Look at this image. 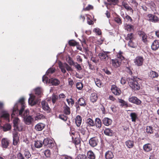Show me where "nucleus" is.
<instances>
[{
    "label": "nucleus",
    "mask_w": 159,
    "mask_h": 159,
    "mask_svg": "<svg viewBox=\"0 0 159 159\" xmlns=\"http://www.w3.org/2000/svg\"><path fill=\"white\" fill-rule=\"evenodd\" d=\"M21 107V108L19 112V115L21 116L23 119L27 117L29 114V111L28 110H26L24 111L25 107L24 98H22L19 100V102L14 105L11 115V117L13 118L14 116L16 114H17L18 112V107Z\"/></svg>",
    "instance_id": "obj_1"
},
{
    "label": "nucleus",
    "mask_w": 159,
    "mask_h": 159,
    "mask_svg": "<svg viewBox=\"0 0 159 159\" xmlns=\"http://www.w3.org/2000/svg\"><path fill=\"white\" fill-rule=\"evenodd\" d=\"M35 95L30 94V98L28 100L29 104L31 106L35 105L37 103L39 98L41 97L42 94V90L40 88H37L35 89Z\"/></svg>",
    "instance_id": "obj_2"
},
{
    "label": "nucleus",
    "mask_w": 159,
    "mask_h": 159,
    "mask_svg": "<svg viewBox=\"0 0 159 159\" xmlns=\"http://www.w3.org/2000/svg\"><path fill=\"white\" fill-rule=\"evenodd\" d=\"M127 80L129 86L134 90H138L140 89V87L138 81L140 79L136 77H131L128 78Z\"/></svg>",
    "instance_id": "obj_3"
},
{
    "label": "nucleus",
    "mask_w": 159,
    "mask_h": 159,
    "mask_svg": "<svg viewBox=\"0 0 159 159\" xmlns=\"http://www.w3.org/2000/svg\"><path fill=\"white\" fill-rule=\"evenodd\" d=\"M122 53L120 51L117 55V58L111 60L112 66L114 68H117L120 66L122 61L124 60V57L122 55Z\"/></svg>",
    "instance_id": "obj_4"
},
{
    "label": "nucleus",
    "mask_w": 159,
    "mask_h": 159,
    "mask_svg": "<svg viewBox=\"0 0 159 159\" xmlns=\"http://www.w3.org/2000/svg\"><path fill=\"white\" fill-rule=\"evenodd\" d=\"M59 66L61 70V71L64 74L66 73V69L68 71H72V69L67 64L64 63H62L60 62L59 63Z\"/></svg>",
    "instance_id": "obj_5"
},
{
    "label": "nucleus",
    "mask_w": 159,
    "mask_h": 159,
    "mask_svg": "<svg viewBox=\"0 0 159 159\" xmlns=\"http://www.w3.org/2000/svg\"><path fill=\"white\" fill-rule=\"evenodd\" d=\"M43 143L44 146L47 147L51 148L54 146L53 141L48 138L44 139Z\"/></svg>",
    "instance_id": "obj_6"
},
{
    "label": "nucleus",
    "mask_w": 159,
    "mask_h": 159,
    "mask_svg": "<svg viewBox=\"0 0 159 159\" xmlns=\"http://www.w3.org/2000/svg\"><path fill=\"white\" fill-rule=\"evenodd\" d=\"M128 100L130 102L137 105H140L141 103V101L135 96L130 97Z\"/></svg>",
    "instance_id": "obj_7"
},
{
    "label": "nucleus",
    "mask_w": 159,
    "mask_h": 159,
    "mask_svg": "<svg viewBox=\"0 0 159 159\" xmlns=\"http://www.w3.org/2000/svg\"><path fill=\"white\" fill-rule=\"evenodd\" d=\"M139 35L142 38V41L145 43L147 44L148 41L147 40L148 36L144 32L142 31H139L138 32Z\"/></svg>",
    "instance_id": "obj_8"
},
{
    "label": "nucleus",
    "mask_w": 159,
    "mask_h": 159,
    "mask_svg": "<svg viewBox=\"0 0 159 159\" xmlns=\"http://www.w3.org/2000/svg\"><path fill=\"white\" fill-rule=\"evenodd\" d=\"M144 61L143 57L140 56L136 57L134 60V63L138 66H140L143 65Z\"/></svg>",
    "instance_id": "obj_9"
},
{
    "label": "nucleus",
    "mask_w": 159,
    "mask_h": 159,
    "mask_svg": "<svg viewBox=\"0 0 159 159\" xmlns=\"http://www.w3.org/2000/svg\"><path fill=\"white\" fill-rule=\"evenodd\" d=\"M13 144L14 145H16L18 143L19 137L18 136V132L14 129L13 131Z\"/></svg>",
    "instance_id": "obj_10"
},
{
    "label": "nucleus",
    "mask_w": 159,
    "mask_h": 159,
    "mask_svg": "<svg viewBox=\"0 0 159 159\" xmlns=\"http://www.w3.org/2000/svg\"><path fill=\"white\" fill-rule=\"evenodd\" d=\"M109 53V52L102 51L99 54V56L102 60H106L108 59V54Z\"/></svg>",
    "instance_id": "obj_11"
},
{
    "label": "nucleus",
    "mask_w": 159,
    "mask_h": 159,
    "mask_svg": "<svg viewBox=\"0 0 159 159\" xmlns=\"http://www.w3.org/2000/svg\"><path fill=\"white\" fill-rule=\"evenodd\" d=\"M98 142V140L97 138L93 137L89 139V143L90 146L93 147L97 145Z\"/></svg>",
    "instance_id": "obj_12"
},
{
    "label": "nucleus",
    "mask_w": 159,
    "mask_h": 159,
    "mask_svg": "<svg viewBox=\"0 0 159 159\" xmlns=\"http://www.w3.org/2000/svg\"><path fill=\"white\" fill-rule=\"evenodd\" d=\"M41 104L43 109L47 111V112H50L51 111V109L49 107L47 102L44 101H42Z\"/></svg>",
    "instance_id": "obj_13"
},
{
    "label": "nucleus",
    "mask_w": 159,
    "mask_h": 159,
    "mask_svg": "<svg viewBox=\"0 0 159 159\" xmlns=\"http://www.w3.org/2000/svg\"><path fill=\"white\" fill-rule=\"evenodd\" d=\"M148 20L152 22L156 23L158 21V17L153 14H149L148 15Z\"/></svg>",
    "instance_id": "obj_14"
},
{
    "label": "nucleus",
    "mask_w": 159,
    "mask_h": 159,
    "mask_svg": "<svg viewBox=\"0 0 159 159\" xmlns=\"http://www.w3.org/2000/svg\"><path fill=\"white\" fill-rule=\"evenodd\" d=\"M111 89L113 93L116 95H119L121 93L120 89L115 85L112 86Z\"/></svg>",
    "instance_id": "obj_15"
},
{
    "label": "nucleus",
    "mask_w": 159,
    "mask_h": 159,
    "mask_svg": "<svg viewBox=\"0 0 159 159\" xmlns=\"http://www.w3.org/2000/svg\"><path fill=\"white\" fill-rule=\"evenodd\" d=\"M9 144V141L7 138H4L2 139L1 145L3 148H7Z\"/></svg>",
    "instance_id": "obj_16"
},
{
    "label": "nucleus",
    "mask_w": 159,
    "mask_h": 159,
    "mask_svg": "<svg viewBox=\"0 0 159 159\" xmlns=\"http://www.w3.org/2000/svg\"><path fill=\"white\" fill-rule=\"evenodd\" d=\"M10 115L7 111H3L0 114V117L3 118L9 121Z\"/></svg>",
    "instance_id": "obj_17"
},
{
    "label": "nucleus",
    "mask_w": 159,
    "mask_h": 159,
    "mask_svg": "<svg viewBox=\"0 0 159 159\" xmlns=\"http://www.w3.org/2000/svg\"><path fill=\"white\" fill-rule=\"evenodd\" d=\"M103 123L106 126H109L112 123V120L108 118L105 117L102 120Z\"/></svg>",
    "instance_id": "obj_18"
},
{
    "label": "nucleus",
    "mask_w": 159,
    "mask_h": 159,
    "mask_svg": "<svg viewBox=\"0 0 159 159\" xmlns=\"http://www.w3.org/2000/svg\"><path fill=\"white\" fill-rule=\"evenodd\" d=\"M122 5L127 11H130L132 12V14H133V10L129 6L126 2L124 1L122 2Z\"/></svg>",
    "instance_id": "obj_19"
},
{
    "label": "nucleus",
    "mask_w": 159,
    "mask_h": 159,
    "mask_svg": "<svg viewBox=\"0 0 159 159\" xmlns=\"http://www.w3.org/2000/svg\"><path fill=\"white\" fill-rule=\"evenodd\" d=\"M45 125L42 123H39L35 126V128L37 131H42L45 127Z\"/></svg>",
    "instance_id": "obj_20"
},
{
    "label": "nucleus",
    "mask_w": 159,
    "mask_h": 159,
    "mask_svg": "<svg viewBox=\"0 0 159 159\" xmlns=\"http://www.w3.org/2000/svg\"><path fill=\"white\" fill-rule=\"evenodd\" d=\"M33 120V118H32V116H29L23 119L25 123L26 124L28 125H30L31 123Z\"/></svg>",
    "instance_id": "obj_21"
},
{
    "label": "nucleus",
    "mask_w": 159,
    "mask_h": 159,
    "mask_svg": "<svg viewBox=\"0 0 159 159\" xmlns=\"http://www.w3.org/2000/svg\"><path fill=\"white\" fill-rule=\"evenodd\" d=\"M49 82L52 84V85L57 86L60 84V81L56 79L51 78L49 80Z\"/></svg>",
    "instance_id": "obj_22"
},
{
    "label": "nucleus",
    "mask_w": 159,
    "mask_h": 159,
    "mask_svg": "<svg viewBox=\"0 0 159 159\" xmlns=\"http://www.w3.org/2000/svg\"><path fill=\"white\" fill-rule=\"evenodd\" d=\"M143 150L146 152H149L152 150V147L150 143L144 144L143 146Z\"/></svg>",
    "instance_id": "obj_23"
},
{
    "label": "nucleus",
    "mask_w": 159,
    "mask_h": 159,
    "mask_svg": "<svg viewBox=\"0 0 159 159\" xmlns=\"http://www.w3.org/2000/svg\"><path fill=\"white\" fill-rule=\"evenodd\" d=\"M159 47V42L158 40L154 41L151 45L152 50H157Z\"/></svg>",
    "instance_id": "obj_24"
},
{
    "label": "nucleus",
    "mask_w": 159,
    "mask_h": 159,
    "mask_svg": "<svg viewBox=\"0 0 159 159\" xmlns=\"http://www.w3.org/2000/svg\"><path fill=\"white\" fill-rule=\"evenodd\" d=\"M114 157L113 153L111 151H108L105 154L106 159H111Z\"/></svg>",
    "instance_id": "obj_25"
},
{
    "label": "nucleus",
    "mask_w": 159,
    "mask_h": 159,
    "mask_svg": "<svg viewBox=\"0 0 159 159\" xmlns=\"http://www.w3.org/2000/svg\"><path fill=\"white\" fill-rule=\"evenodd\" d=\"M86 129V128L82 127L80 128L79 129L80 133L83 136L84 139H85V137H87V136Z\"/></svg>",
    "instance_id": "obj_26"
},
{
    "label": "nucleus",
    "mask_w": 159,
    "mask_h": 159,
    "mask_svg": "<svg viewBox=\"0 0 159 159\" xmlns=\"http://www.w3.org/2000/svg\"><path fill=\"white\" fill-rule=\"evenodd\" d=\"M104 134L107 136H111L113 134V131L109 128H106L104 131Z\"/></svg>",
    "instance_id": "obj_27"
},
{
    "label": "nucleus",
    "mask_w": 159,
    "mask_h": 159,
    "mask_svg": "<svg viewBox=\"0 0 159 159\" xmlns=\"http://www.w3.org/2000/svg\"><path fill=\"white\" fill-rule=\"evenodd\" d=\"M97 128L100 129L101 128L102 125L101 120L100 119L98 118H97L95 120V125Z\"/></svg>",
    "instance_id": "obj_28"
},
{
    "label": "nucleus",
    "mask_w": 159,
    "mask_h": 159,
    "mask_svg": "<svg viewBox=\"0 0 159 159\" xmlns=\"http://www.w3.org/2000/svg\"><path fill=\"white\" fill-rule=\"evenodd\" d=\"M98 98L97 94L95 93H93L90 96V100L93 102H95L97 100Z\"/></svg>",
    "instance_id": "obj_29"
},
{
    "label": "nucleus",
    "mask_w": 159,
    "mask_h": 159,
    "mask_svg": "<svg viewBox=\"0 0 159 159\" xmlns=\"http://www.w3.org/2000/svg\"><path fill=\"white\" fill-rule=\"evenodd\" d=\"M125 30L128 31L132 32L134 30V26L130 24H125Z\"/></svg>",
    "instance_id": "obj_30"
},
{
    "label": "nucleus",
    "mask_w": 159,
    "mask_h": 159,
    "mask_svg": "<svg viewBox=\"0 0 159 159\" xmlns=\"http://www.w3.org/2000/svg\"><path fill=\"white\" fill-rule=\"evenodd\" d=\"M68 43L70 46H76L78 49H79V50H81V49L79 48L78 46V43L75 40H70L69 41Z\"/></svg>",
    "instance_id": "obj_31"
},
{
    "label": "nucleus",
    "mask_w": 159,
    "mask_h": 159,
    "mask_svg": "<svg viewBox=\"0 0 159 159\" xmlns=\"http://www.w3.org/2000/svg\"><path fill=\"white\" fill-rule=\"evenodd\" d=\"M87 155L89 159H95V155L92 151H89L87 153Z\"/></svg>",
    "instance_id": "obj_32"
},
{
    "label": "nucleus",
    "mask_w": 159,
    "mask_h": 159,
    "mask_svg": "<svg viewBox=\"0 0 159 159\" xmlns=\"http://www.w3.org/2000/svg\"><path fill=\"white\" fill-rule=\"evenodd\" d=\"M82 119L81 117L80 116H77L75 119V122L76 125L79 127L81 123Z\"/></svg>",
    "instance_id": "obj_33"
},
{
    "label": "nucleus",
    "mask_w": 159,
    "mask_h": 159,
    "mask_svg": "<svg viewBox=\"0 0 159 159\" xmlns=\"http://www.w3.org/2000/svg\"><path fill=\"white\" fill-rule=\"evenodd\" d=\"M87 126H93L95 125V123L93 120L90 118H88L86 121Z\"/></svg>",
    "instance_id": "obj_34"
},
{
    "label": "nucleus",
    "mask_w": 159,
    "mask_h": 159,
    "mask_svg": "<svg viewBox=\"0 0 159 159\" xmlns=\"http://www.w3.org/2000/svg\"><path fill=\"white\" fill-rule=\"evenodd\" d=\"M130 116L133 122H135L137 118V115L135 113L133 112L130 113Z\"/></svg>",
    "instance_id": "obj_35"
},
{
    "label": "nucleus",
    "mask_w": 159,
    "mask_h": 159,
    "mask_svg": "<svg viewBox=\"0 0 159 159\" xmlns=\"http://www.w3.org/2000/svg\"><path fill=\"white\" fill-rule=\"evenodd\" d=\"M14 128V130H16L19 131H21L23 129V126L21 123L15 126Z\"/></svg>",
    "instance_id": "obj_36"
},
{
    "label": "nucleus",
    "mask_w": 159,
    "mask_h": 159,
    "mask_svg": "<svg viewBox=\"0 0 159 159\" xmlns=\"http://www.w3.org/2000/svg\"><path fill=\"white\" fill-rule=\"evenodd\" d=\"M125 39L127 40H129V41H133L134 39V35L132 33L129 34H127Z\"/></svg>",
    "instance_id": "obj_37"
},
{
    "label": "nucleus",
    "mask_w": 159,
    "mask_h": 159,
    "mask_svg": "<svg viewBox=\"0 0 159 159\" xmlns=\"http://www.w3.org/2000/svg\"><path fill=\"white\" fill-rule=\"evenodd\" d=\"M79 104L81 106H85L86 104L84 99L83 98H80L78 100Z\"/></svg>",
    "instance_id": "obj_38"
},
{
    "label": "nucleus",
    "mask_w": 159,
    "mask_h": 159,
    "mask_svg": "<svg viewBox=\"0 0 159 159\" xmlns=\"http://www.w3.org/2000/svg\"><path fill=\"white\" fill-rule=\"evenodd\" d=\"M119 103H121L120 106L121 107H123L125 106L127 107H128V104L127 102L124 101V100L121 99H118Z\"/></svg>",
    "instance_id": "obj_39"
},
{
    "label": "nucleus",
    "mask_w": 159,
    "mask_h": 159,
    "mask_svg": "<svg viewBox=\"0 0 159 159\" xmlns=\"http://www.w3.org/2000/svg\"><path fill=\"white\" fill-rule=\"evenodd\" d=\"M13 125L14 127L18 124H19L21 123L20 122V120L17 117H14L13 118Z\"/></svg>",
    "instance_id": "obj_40"
},
{
    "label": "nucleus",
    "mask_w": 159,
    "mask_h": 159,
    "mask_svg": "<svg viewBox=\"0 0 159 159\" xmlns=\"http://www.w3.org/2000/svg\"><path fill=\"white\" fill-rule=\"evenodd\" d=\"M124 20L125 21L127 22H131L133 21L132 18L126 14H125V17Z\"/></svg>",
    "instance_id": "obj_41"
},
{
    "label": "nucleus",
    "mask_w": 159,
    "mask_h": 159,
    "mask_svg": "<svg viewBox=\"0 0 159 159\" xmlns=\"http://www.w3.org/2000/svg\"><path fill=\"white\" fill-rule=\"evenodd\" d=\"M125 144L129 148H131L134 146V143L133 141L128 140L125 142Z\"/></svg>",
    "instance_id": "obj_42"
},
{
    "label": "nucleus",
    "mask_w": 159,
    "mask_h": 159,
    "mask_svg": "<svg viewBox=\"0 0 159 159\" xmlns=\"http://www.w3.org/2000/svg\"><path fill=\"white\" fill-rule=\"evenodd\" d=\"M42 142L40 141H35L34 143V146L37 148H39L42 147L43 145Z\"/></svg>",
    "instance_id": "obj_43"
},
{
    "label": "nucleus",
    "mask_w": 159,
    "mask_h": 159,
    "mask_svg": "<svg viewBox=\"0 0 159 159\" xmlns=\"http://www.w3.org/2000/svg\"><path fill=\"white\" fill-rule=\"evenodd\" d=\"M66 61L70 65H72L74 64V62L69 56L66 57Z\"/></svg>",
    "instance_id": "obj_44"
},
{
    "label": "nucleus",
    "mask_w": 159,
    "mask_h": 159,
    "mask_svg": "<svg viewBox=\"0 0 159 159\" xmlns=\"http://www.w3.org/2000/svg\"><path fill=\"white\" fill-rule=\"evenodd\" d=\"M149 75V76L152 78L157 77L158 75L157 72L153 71H150Z\"/></svg>",
    "instance_id": "obj_45"
},
{
    "label": "nucleus",
    "mask_w": 159,
    "mask_h": 159,
    "mask_svg": "<svg viewBox=\"0 0 159 159\" xmlns=\"http://www.w3.org/2000/svg\"><path fill=\"white\" fill-rule=\"evenodd\" d=\"M11 128V126L9 124L5 125L3 127V129L4 131H6L10 130Z\"/></svg>",
    "instance_id": "obj_46"
},
{
    "label": "nucleus",
    "mask_w": 159,
    "mask_h": 159,
    "mask_svg": "<svg viewBox=\"0 0 159 159\" xmlns=\"http://www.w3.org/2000/svg\"><path fill=\"white\" fill-rule=\"evenodd\" d=\"M64 112L66 115H69L70 114V108L67 106H66L64 108Z\"/></svg>",
    "instance_id": "obj_47"
},
{
    "label": "nucleus",
    "mask_w": 159,
    "mask_h": 159,
    "mask_svg": "<svg viewBox=\"0 0 159 159\" xmlns=\"http://www.w3.org/2000/svg\"><path fill=\"white\" fill-rule=\"evenodd\" d=\"M24 155L27 158H29L31 156V155L30 154L29 151L27 149H25V150Z\"/></svg>",
    "instance_id": "obj_48"
},
{
    "label": "nucleus",
    "mask_w": 159,
    "mask_h": 159,
    "mask_svg": "<svg viewBox=\"0 0 159 159\" xmlns=\"http://www.w3.org/2000/svg\"><path fill=\"white\" fill-rule=\"evenodd\" d=\"M44 118V116L42 114H37L36 116L34 117L35 120H40L43 119Z\"/></svg>",
    "instance_id": "obj_49"
},
{
    "label": "nucleus",
    "mask_w": 159,
    "mask_h": 159,
    "mask_svg": "<svg viewBox=\"0 0 159 159\" xmlns=\"http://www.w3.org/2000/svg\"><path fill=\"white\" fill-rule=\"evenodd\" d=\"M152 127L150 126H147L146 128V131L148 133L152 134L153 132Z\"/></svg>",
    "instance_id": "obj_50"
},
{
    "label": "nucleus",
    "mask_w": 159,
    "mask_h": 159,
    "mask_svg": "<svg viewBox=\"0 0 159 159\" xmlns=\"http://www.w3.org/2000/svg\"><path fill=\"white\" fill-rule=\"evenodd\" d=\"M115 21L119 25H120L122 23L121 20L119 16H117L115 17Z\"/></svg>",
    "instance_id": "obj_51"
},
{
    "label": "nucleus",
    "mask_w": 159,
    "mask_h": 159,
    "mask_svg": "<svg viewBox=\"0 0 159 159\" xmlns=\"http://www.w3.org/2000/svg\"><path fill=\"white\" fill-rule=\"evenodd\" d=\"M94 81L96 85L99 87H101L102 85V83L101 81L98 79H96Z\"/></svg>",
    "instance_id": "obj_52"
},
{
    "label": "nucleus",
    "mask_w": 159,
    "mask_h": 159,
    "mask_svg": "<svg viewBox=\"0 0 159 159\" xmlns=\"http://www.w3.org/2000/svg\"><path fill=\"white\" fill-rule=\"evenodd\" d=\"M44 153L45 156L47 157H50L51 155V152L50 150L47 149L44 151Z\"/></svg>",
    "instance_id": "obj_53"
},
{
    "label": "nucleus",
    "mask_w": 159,
    "mask_h": 159,
    "mask_svg": "<svg viewBox=\"0 0 159 159\" xmlns=\"http://www.w3.org/2000/svg\"><path fill=\"white\" fill-rule=\"evenodd\" d=\"M93 31L99 35H101L102 34L100 29L98 28H94L93 30Z\"/></svg>",
    "instance_id": "obj_54"
},
{
    "label": "nucleus",
    "mask_w": 159,
    "mask_h": 159,
    "mask_svg": "<svg viewBox=\"0 0 159 159\" xmlns=\"http://www.w3.org/2000/svg\"><path fill=\"white\" fill-rule=\"evenodd\" d=\"M66 101L67 102L68 105L70 106H72L74 104V100L71 98L69 99H67Z\"/></svg>",
    "instance_id": "obj_55"
},
{
    "label": "nucleus",
    "mask_w": 159,
    "mask_h": 159,
    "mask_svg": "<svg viewBox=\"0 0 159 159\" xmlns=\"http://www.w3.org/2000/svg\"><path fill=\"white\" fill-rule=\"evenodd\" d=\"M78 159H88L86 156L84 154H79L77 156Z\"/></svg>",
    "instance_id": "obj_56"
},
{
    "label": "nucleus",
    "mask_w": 159,
    "mask_h": 159,
    "mask_svg": "<svg viewBox=\"0 0 159 159\" xmlns=\"http://www.w3.org/2000/svg\"><path fill=\"white\" fill-rule=\"evenodd\" d=\"M76 87L79 90H81L83 87V84L80 82H78L76 84Z\"/></svg>",
    "instance_id": "obj_57"
},
{
    "label": "nucleus",
    "mask_w": 159,
    "mask_h": 159,
    "mask_svg": "<svg viewBox=\"0 0 159 159\" xmlns=\"http://www.w3.org/2000/svg\"><path fill=\"white\" fill-rule=\"evenodd\" d=\"M59 118L61 120L64 121H66L68 118L67 117L64 115H60L59 116Z\"/></svg>",
    "instance_id": "obj_58"
},
{
    "label": "nucleus",
    "mask_w": 159,
    "mask_h": 159,
    "mask_svg": "<svg viewBox=\"0 0 159 159\" xmlns=\"http://www.w3.org/2000/svg\"><path fill=\"white\" fill-rule=\"evenodd\" d=\"M55 71V69L54 68H50L47 71L46 74L47 75H48L49 73L52 74Z\"/></svg>",
    "instance_id": "obj_59"
},
{
    "label": "nucleus",
    "mask_w": 159,
    "mask_h": 159,
    "mask_svg": "<svg viewBox=\"0 0 159 159\" xmlns=\"http://www.w3.org/2000/svg\"><path fill=\"white\" fill-rule=\"evenodd\" d=\"M59 97L57 95H53L52 96V102L54 103L58 99Z\"/></svg>",
    "instance_id": "obj_60"
},
{
    "label": "nucleus",
    "mask_w": 159,
    "mask_h": 159,
    "mask_svg": "<svg viewBox=\"0 0 159 159\" xmlns=\"http://www.w3.org/2000/svg\"><path fill=\"white\" fill-rule=\"evenodd\" d=\"M107 1L111 4L115 5L118 2V0H107Z\"/></svg>",
    "instance_id": "obj_61"
},
{
    "label": "nucleus",
    "mask_w": 159,
    "mask_h": 159,
    "mask_svg": "<svg viewBox=\"0 0 159 159\" xmlns=\"http://www.w3.org/2000/svg\"><path fill=\"white\" fill-rule=\"evenodd\" d=\"M17 157L18 159H25L24 157L20 152H19L17 154Z\"/></svg>",
    "instance_id": "obj_62"
},
{
    "label": "nucleus",
    "mask_w": 159,
    "mask_h": 159,
    "mask_svg": "<svg viewBox=\"0 0 159 159\" xmlns=\"http://www.w3.org/2000/svg\"><path fill=\"white\" fill-rule=\"evenodd\" d=\"M74 142L75 145H78L80 143V139L78 138H75L74 140Z\"/></svg>",
    "instance_id": "obj_63"
},
{
    "label": "nucleus",
    "mask_w": 159,
    "mask_h": 159,
    "mask_svg": "<svg viewBox=\"0 0 159 159\" xmlns=\"http://www.w3.org/2000/svg\"><path fill=\"white\" fill-rule=\"evenodd\" d=\"M61 157L62 159H72L71 157L66 155H63L61 156Z\"/></svg>",
    "instance_id": "obj_64"
}]
</instances>
